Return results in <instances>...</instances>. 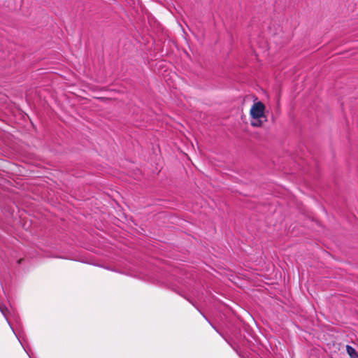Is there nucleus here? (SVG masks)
Masks as SVG:
<instances>
[{"label": "nucleus", "mask_w": 358, "mask_h": 358, "mask_svg": "<svg viewBox=\"0 0 358 358\" xmlns=\"http://www.w3.org/2000/svg\"><path fill=\"white\" fill-rule=\"evenodd\" d=\"M264 110L265 106L261 101L253 103L250 110L252 126L256 127H261L266 121Z\"/></svg>", "instance_id": "f257e3e1"}, {"label": "nucleus", "mask_w": 358, "mask_h": 358, "mask_svg": "<svg viewBox=\"0 0 358 358\" xmlns=\"http://www.w3.org/2000/svg\"><path fill=\"white\" fill-rule=\"evenodd\" d=\"M346 351L350 358H358V353L352 346L346 345Z\"/></svg>", "instance_id": "f03ea898"}, {"label": "nucleus", "mask_w": 358, "mask_h": 358, "mask_svg": "<svg viewBox=\"0 0 358 358\" xmlns=\"http://www.w3.org/2000/svg\"><path fill=\"white\" fill-rule=\"evenodd\" d=\"M0 311L1 312V313L5 317L6 320L8 322V323L10 324V322H8V315H7L8 313L9 312L8 309L6 307L0 305Z\"/></svg>", "instance_id": "7ed1b4c3"}]
</instances>
